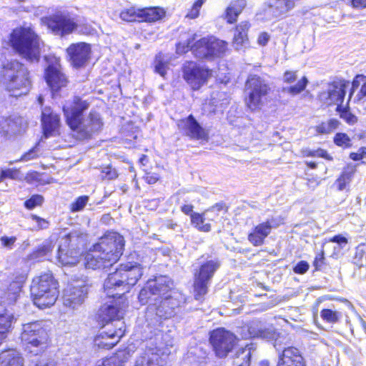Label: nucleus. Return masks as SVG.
Masks as SVG:
<instances>
[{"label":"nucleus","mask_w":366,"mask_h":366,"mask_svg":"<svg viewBox=\"0 0 366 366\" xmlns=\"http://www.w3.org/2000/svg\"><path fill=\"white\" fill-rule=\"evenodd\" d=\"M228 50L227 41L211 35L208 59L222 57Z\"/></svg>","instance_id":"72a5a7b5"},{"label":"nucleus","mask_w":366,"mask_h":366,"mask_svg":"<svg viewBox=\"0 0 366 366\" xmlns=\"http://www.w3.org/2000/svg\"><path fill=\"white\" fill-rule=\"evenodd\" d=\"M246 6V0H232L226 6L222 17L227 24H235Z\"/></svg>","instance_id":"cd10ccee"},{"label":"nucleus","mask_w":366,"mask_h":366,"mask_svg":"<svg viewBox=\"0 0 366 366\" xmlns=\"http://www.w3.org/2000/svg\"><path fill=\"white\" fill-rule=\"evenodd\" d=\"M348 101L345 107H336L335 111L338 113L340 117L343 119L347 124L353 125L358 122V118L351 111Z\"/></svg>","instance_id":"58836bf2"},{"label":"nucleus","mask_w":366,"mask_h":366,"mask_svg":"<svg viewBox=\"0 0 366 366\" xmlns=\"http://www.w3.org/2000/svg\"><path fill=\"white\" fill-rule=\"evenodd\" d=\"M41 23L54 35L64 37L75 32L79 24L69 13L56 12L41 19Z\"/></svg>","instance_id":"f8f14e48"},{"label":"nucleus","mask_w":366,"mask_h":366,"mask_svg":"<svg viewBox=\"0 0 366 366\" xmlns=\"http://www.w3.org/2000/svg\"><path fill=\"white\" fill-rule=\"evenodd\" d=\"M356 172V167L352 164H347L337 178L335 184L338 191H342L349 187Z\"/></svg>","instance_id":"473e14b6"},{"label":"nucleus","mask_w":366,"mask_h":366,"mask_svg":"<svg viewBox=\"0 0 366 366\" xmlns=\"http://www.w3.org/2000/svg\"><path fill=\"white\" fill-rule=\"evenodd\" d=\"M303 156L307 157H321L327 161H332L333 157L331 156L327 150L318 148L315 150L306 149L303 151Z\"/></svg>","instance_id":"a18cd8bd"},{"label":"nucleus","mask_w":366,"mask_h":366,"mask_svg":"<svg viewBox=\"0 0 366 366\" xmlns=\"http://www.w3.org/2000/svg\"><path fill=\"white\" fill-rule=\"evenodd\" d=\"M144 179L147 184H153L159 181V175L155 172H147L144 176Z\"/></svg>","instance_id":"774afa93"},{"label":"nucleus","mask_w":366,"mask_h":366,"mask_svg":"<svg viewBox=\"0 0 366 366\" xmlns=\"http://www.w3.org/2000/svg\"><path fill=\"white\" fill-rule=\"evenodd\" d=\"M89 286L83 280H76L68 285L64 295V305L71 310H78L88 297Z\"/></svg>","instance_id":"2eb2a0df"},{"label":"nucleus","mask_w":366,"mask_h":366,"mask_svg":"<svg viewBox=\"0 0 366 366\" xmlns=\"http://www.w3.org/2000/svg\"><path fill=\"white\" fill-rule=\"evenodd\" d=\"M276 366H307L300 350L294 346L285 347L278 355Z\"/></svg>","instance_id":"b1692460"},{"label":"nucleus","mask_w":366,"mask_h":366,"mask_svg":"<svg viewBox=\"0 0 366 366\" xmlns=\"http://www.w3.org/2000/svg\"><path fill=\"white\" fill-rule=\"evenodd\" d=\"M237 337L224 327H217L209 332V342L215 355L226 357L229 353L237 350Z\"/></svg>","instance_id":"9b49d317"},{"label":"nucleus","mask_w":366,"mask_h":366,"mask_svg":"<svg viewBox=\"0 0 366 366\" xmlns=\"http://www.w3.org/2000/svg\"><path fill=\"white\" fill-rule=\"evenodd\" d=\"M172 281L167 276L156 275L147 280L138 295L141 305L152 302L161 304L171 298Z\"/></svg>","instance_id":"423d86ee"},{"label":"nucleus","mask_w":366,"mask_h":366,"mask_svg":"<svg viewBox=\"0 0 366 366\" xmlns=\"http://www.w3.org/2000/svg\"><path fill=\"white\" fill-rule=\"evenodd\" d=\"M41 124L44 137L49 138L59 134L61 126L60 115L54 112L51 107H46L41 112Z\"/></svg>","instance_id":"4be33fe9"},{"label":"nucleus","mask_w":366,"mask_h":366,"mask_svg":"<svg viewBox=\"0 0 366 366\" xmlns=\"http://www.w3.org/2000/svg\"><path fill=\"white\" fill-rule=\"evenodd\" d=\"M308 84V80L306 76H302L296 84L290 86L287 88V92L292 95H297L303 92Z\"/></svg>","instance_id":"de8ad7c7"},{"label":"nucleus","mask_w":366,"mask_h":366,"mask_svg":"<svg viewBox=\"0 0 366 366\" xmlns=\"http://www.w3.org/2000/svg\"><path fill=\"white\" fill-rule=\"evenodd\" d=\"M47 65L44 70V79L53 98L60 96L63 89H66L69 79L61 64L60 58L49 56L45 58Z\"/></svg>","instance_id":"6e6552de"},{"label":"nucleus","mask_w":366,"mask_h":366,"mask_svg":"<svg viewBox=\"0 0 366 366\" xmlns=\"http://www.w3.org/2000/svg\"><path fill=\"white\" fill-rule=\"evenodd\" d=\"M340 122L336 118H330L322 121L315 127V131L320 135H327L332 133L340 125Z\"/></svg>","instance_id":"c9c22d12"},{"label":"nucleus","mask_w":366,"mask_h":366,"mask_svg":"<svg viewBox=\"0 0 366 366\" xmlns=\"http://www.w3.org/2000/svg\"><path fill=\"white\" fill-rule=\"evenodd\" d=\"M346 4L354 9H366V0H346Z\"/></svg>","instance_id":"69168bd1"},{"label":"nucleus","mask_w":366,"mask_h":366,"mask_svg":"<svg viewBox=\"0 0 366 366\" xmlns=\"http://www.w3.org/2000/svg\"><path fill=\"white\" fill-rule=\"evenodd\" d=\"M297 71L286 70L283 74V81L286 84L295 82L297 78Z\"/></svg>","instance_id":"0e129e2a"},{"label":"nucleus","mask_w":366,"mask_h":366,"mask_svg":"<svg viewBox=\"0 0 366 366\" xmlns=\"http://www.w3.org/2000/svg\"><path fill=\"white\" fill-rule=\"evenodd\" d=\"M89 199V197L87 195H81L76 198L69 206L70 212L74 213L82 211L88 203Z\"/></svg>","instance_id":"37998d69"},{"label":"nucleus","mask_w":366,"mask_h":366,"mask_svg":"<svg viewBox=\"0 0 366 366\" xmlns=\"http://www.w3.org/2000/svg\"><path fill=\"white\" fill-rule=\"evenodd\" d=\"M143 276V267L139 264L129 266L120 264L109 273L104 281V290L109 297L119 298L134 286Z\"/></svg>","instance_id":"20e7f679"},{"label":"nucleus","mask_w":366,"mask_h":366,"mask_svg":"<svg viewBox=\"0 0 366 366\" xmlns=\"http://www.w3.org/2000/svg\"><path fill=\"white\" fill-rule=\"evenodd\" d=\"M102 177L103 179L112 180L118 177V173L116 169L107 167L102 171Z\"/></svg>","instance_id":"bf43d9fd"},{"label":"nucleus","mask_w":366,"mask_h":366,"mask_svg":"<svg viewBox=\"0 0 366 366\" xmlns=\"http://www.w3.org/2000/svg\"><path fill=\"white\" fill-rule=\"evenodd\" d=\"M21 339L28 346L38 348L40 352H44L51 345L48 331L38 322L24 325Z\"/></svg>","instance_id":"ddd939ff"},{"label":"nucleus","mask_w":366,"mask_h":366,"mask_svg":"<svg viewBox=\"0 0 366 366\" xmlns=\"http://www.w3.org/2000/svg\"><path fill=\"white\" fill-rule=\"evenodd\" d=\"M320 315L325 322L332 325L338 323L342 317L341 312L329 308L321 310Z\"/></svg>","instance_id":"ea45409f"},{"label":"nucleus","mask_w":366,"mask_h":366,"mask_svg":"<svg viewBox=\"0 0 366 366\" xmlns=\"http://www.w3.org/2000/svg\"><path fill=\"white\" fill-rule=\"evenodd\" d=\"M15 322L16 318L13 313L6 310L0 312V346L6 341L11 333Z\"/></svg>","instance_id":"c756f323"},{"label":"nucleus","mask_w":366,"mask_h":366,"mask_svg":"<svg viewBox=\"0 0 366 366\" xmlns=\"http://www.w3.org/2000/svg\"><path fill=\"white\" fill-rule=\"evenodd\" d=\"M248 345L238 347L232 356L235 366H250L252 352Z\"/></svg>","instance_id":"f704fd0d"},{"label":"nucleus","mask_w":366,"mask_h":366,"mask_svg":"<svg viewBox=\"0 0 366 366\" xmlns=\"http://www.w3.org/2000/svg\"><path fill=\"white\" fill-rule=\"evenodd\" d=\"M134 366H162L157 362L149 358L147 354L137 357Z\"/></svg>","instance_id":"8fccbe9b"},{"label":"nucleus","mask_w":366,"mask_h":366,"mask_svg":"<svg viewBox=\"0 0 366 366\" xmlns=\"http://www.w3.org/2000/svg\"><path fill=\"white\" fill-rule=\"evenodd\" d=\"M102 127L103 122L100 114L97 111L92 110L87 116V124L81 123L80 128L73 132L79 139H89L94 134L99 132Z\"/></svg>","instance_id":"5701e85b"},{"label":"nucleus","mask_w":366,"mask_h":366,"mask_svg":"<svg viewBox=\"0 0 366 366\" xmlns=\"http://www.w3.org/2000/svg\"><path fill=\"white\" fill-rule=\"evenodd\" d=\"M39 145V143L36 142L32 148H31L21 156L19 161L27 162L34 159H36L39 157L37 154Z\"/></svg>","instance_id":"864d4df0"},{"label":"nucleus","mask_w":366,"mask_h":366,"mask_svg":"<svg viewBox=\"0 0 366 366\" xmlns=\"http://www.w3.org/2000/svg\"><path fill=\"white\" fill-rule=\"evenodd\" d=\"M295 6V0H276L274 11L280 15L285 14Z\"/></svg>","instance_id":"79ce46f5"},{"label":"nucleus","mask_w":366,"mask_h":366,"mask_svg":"<svg viewBox=\"0 0 366 366\" xmlns=\"http://www.w3.org/2000/svg\"><path fill=\"white\" fill-rule=\"evenodd\" d=\"M66 54L73 68H84L91 59V45L84 41L72 43L66 49Z\"/></svg>","instance_id":"a211bd4d"},{"label":"nucleus","mask_w":366,"mask_h":366,"mask_svg":"<svg viewBox=\"0 0 366 366\" xmlns=\"http://www.w3.org/2000/svg\"><path fill=\"white\" fill-rule=\"evenodd\" d=\"M327 242L337 243L340 247H342V246H344V245L347 244L348 240L343 235H342L340 234H338L334 235L333 237H330V238H329L327 239H325V243H327Z\"/></svg>","instance_id":"e2e57ef3"},{"label":"nucleus","mask_w":366,"mask_h":366,"mask_svg":"<svg viewBox=\"0 0 366 366\" xmlns=\"http://www.w3.org/2000/svg\"><path fill=\"white\" fill-rule=\"evenodd\" d=\"M246 95L244 102L251 112L262 109L264 102L272 92L270 85L257 74H249L245 81Z\"/></svg>","instance_id":"0eeeda50"},{"label":"nucleus","mask_w":366,"mask_h":366,"mask_svg":"<svg viewBox=\"0 0 366 366\" xmlns=\"http://www.w3.org/2000/svg\"><path fill=\"white\" fill-rule=\"evenodd\" d=\"M191 224L199 232H209L212 230L210 223H205L204 212L194 213L190 219Z\"/></svg>","instance_id":"4c0bfd02"},{"label":"nucleus","mask_w":366,"mask_h":366,"mask_svg":"<svg viewBox=\"0 0 366 366\" xmlns=\"http://www.w3.org/2000/svg\"><path fill=\"white\" fill-rule=\"evenodd\" d=\"M59 295V282L50 272H44L33 278L30 295L35 306L40 309L51 307Z\"/></svg>","instance_id":"39448f33"},{"label":"nucleus","mask_w":366,"mask_h":366,"mask_svg":"<svg viewBox=\"0 0 366 366\" xmlns=\"http://www.w3.org/2000/svg\"><path fill=\"white\" fill-rule=\"evenodd\" d=\"M309 263L305 260H301L294 266L293 272L297 274H304L309 270Z\"/></svg>","instance_id":"13d9d810"},{"label":"nucleus","mask_w":366,"mask_h":366,"mask_svg":"<svg viewBox=\"0 0 366 366\" xmlns=\"http://www.w3.org/2000/svg\"><path fill=\"white\" fill-rule=\"evenodd\" d=\"M24 358L14 349L4 350L0 352V366H23Z\"/></svg>","instance_id":"2f4dec72"},{"label":"nucleus","mask_w":366,"mask_h":366,"mask_svg":"<svg viewBox=\"0 0 366 366\" xmlns=\"http://www.w3.org/2000/svg\"><path fill=\"white\" fill-rule=\"evenodd\" d=\"M117 298L111 305H104L102 306L98 312V320L103 326L115 320H120L124 317L125 309L127 307V303L124 299H122V295L119 298L116 296L114 299Z\"/></svg>","instance_id":"aec40b11"},{"label":"nucleus","mask_w":366,"mask_h":366,"mask_svg":"<svg viewBox=\"0 0 366 366\" xmlns=\"http://www.w3.org/2000/svg\"><path fill=\"white\" fill-rule=\"evenodd\" d=\"M140 23L149 24L162 21L167 15L166 9L160 6L140 7Z\"/></svg>","instance_id":"a878e982"},{"label":"nucleus","mask_w":366,"mask_h":366,"mask_svg":"<svg viewBox=\"0 0 366 366\" xmlns=\"http://www.w3.org/2000/svg\"><path fill=\"white\" fill-rule=\"evenodd\" d=\"M333 143L338 147L343 149H350L352 147V142L350 137L345 132H337L333 137Z\"/></svg>","instance_id":"a19ab883"},{"label":"nucleus","mask_w":366,"mask_h":366,"mask_svg":"<svg viewBox=\"0 0 366 366\" xmlns=\"http://www.w3.org/2000/svg\"><path fill=\"white\" fill-rule=\"evenodd\" d=\"M11 48L23 59L29 62H39L43 41L31 26H18L9 34Z\"/></svg>","instance_id":"7ed1b4c3"},{"label":"nucleus","mask_w":366,"mask_h":366,"mask_svg":"<svg viewBox=\"0 0 366 366\" xmlns=\"http://www.w3.org/2000/svg\"><path fill=\"white\" fill-rule=\"evenodd\" d=\"M125 246L124 237L114 230H107L83 254L85 268L103 269L116 264L123 254Z\"/></svg>","instance_id":"f257e3e1"},{"label":"nucleus","mask_w":366,"mask_h":366,"mask_svg":"<svg viewBox=\"0 0 366 366\" xmlns=\"http://www.w3.org/2000/svg\"><path fill=\"white\" fill-rule=\"evenodd\" d=\"M326 264L325 251L321 249L317 252L313 259L312 266L314 267V271H320L323 266Z\"/></svg>","instance_id":"3c124183"},{"label":"nucleus","mask_w":366,"mask_h":366,"mask_svg":"<svg viewBox=\"0 0 366 366\" xmlns=\"http://www.w3.org/2000/svg\"><path fill=\"white\" fill-rule=\"evenodd\" d=\"M30 218L36 223V230H43L49 228L50 222L49 220L42 218L36 214H31Z\"/></svg>","instance_id":"5fc2aeb1"},{"label":"nucleus","mask_w":366,"mask_h":366,"mask_svg":"<svg viewBox=\"0 0 366 366\" xmlns=\"http://www.w3.org/2000/svg\"><path fill=\"white\" fill-rule=\"evenodd\" d=\"M168 67V62L162 59L156 60L154 66V71L162 77H164L167 74Z\"/></svg>","instance_id":"6e6d98bb"},{"label":"nucleus","mask_w":366,"mask_h":366,"mask_svg":"<svg viewBox=\"0 0 366 366\" xmlns=\"http://www.w3.org/2000/svg\"><path fill=\"white\" fill-rule=\"evenodd\" d=\"M25 181L28 184H36L41 182V174L37 171H29L25 175Z\"/></svg>","instance_id":"4d7b16f0"},{"label":"nucleus","mask_w":366,"mask_h":366,"mask_svg":"<svg viewBox=\"0 0 366 366\" xmlns=\"http://www.w3.org/2000/svg\"><path fill=\"white\" fill-rule=\"evenodd\" d=\"M51 248L48 244H41L39 245L33 252L35 257H40L43 256H46L48 254L51 253Z\"/></svg>","instance_id":"052dcab7"},{"label":"nucleus","mask_w":366,"mask_h":366,"mask_svg":"<svg viewBox=\"0 0 366 366\" xmlns=\"http://www.w3.org/2000/svg\"><path fill=\"white\" fill-rule=\"evenodd\" d=\"M79 248H59L57 258L63 266H74L79 263L80 257L83 255Z\"/></svg>","instance_id":"7c9ffc66"},{"label":"nucleus","mask_w":366,"mask_h":366,"mask_svg":"<svg viewBox=\"0 0 366 366\" xmlns=\"http://www.w3.org/2000/svg\"><path fill=\"white\" fill-rule=\"evenodd\" d=\"M219 263L214 260L203 262L193 275V293L196 300H204L209 291V286Z\"/></svg>","instance_id":"9d476101"},{"label":"nucleus","mask_w":366,"mask_h":366,"mask_svg":"<svg viewBox=\"0 0 366 366\" xmlns=\"http://www.w3.org/2000/svg\"><path fill=\"white\" fill-rule=\"evenodd\" d=\"M182 78L193 92L199 91L207 85L213 76V71L209 66L194 61H186L181 68Z\"/></svg>","instance_id":"1a4fd4ad"},{"label":"nucleus","mask_w":366,"mask_h":366,"mask_svg":"<svg viewBox=\"0 0 366 366\" xmlns=\"http://www.w3.org/2000/svg\"><path fill=\"white\" fill-rule=\"evenodd\" d=\"M20 176V170L16 168H9L6 169H2L0 172V182H3L4 180L9 179H19Z\"/></svg>","instance_id":"09e8293b"},{"label":"nucleus","mask_w":366,"mask_h":366,"mask_svg":"<svg viewBox=\"0 0 366 366\" xmlns=\"http://www.w3.org/2000/svg\"><path fill=\"white\" fill-rule=\"evenodd\" d=\"M250 27L249 21H242L234 26L232 43L236 49H239L249 43L248 33Z\"/></svg>","instance_id":"c85d7f7f"},{"label":"nucleus","mask_w":366,"mask_h":366,"mask_svg":"<svg viewBox=\"0 0 366 366\" xmlns=\"http://www.w3.org/2000/svg\"><path fill=\"white\" fill-rule=\"evenodd\" d=\"M44 202V197L41 194H32L29 199L24 202V207L31 210L35 207H41Z\"/></svg>","instance_id":"c03bdc74"},{"label":"nucleus","mask_w":366,"mask_h":366,"mask_svg":"<svg viewBox=\"0 0 366 366\" xmlns=\"http://www.w3.org/2000/svg\"><path fill=\"white\" fill-rule=\"evenodd\" d=\"M11 275V281L0 295V304L3 306L13 305L17 302L27 278L26 274L19 271L14 272Z\"/></svg>","instance_id":"f3484780"},{"label":"nucleus","mask_w":366,"mask_h":366,"mask_svg":"<svg viewBox=\"0 0 366 366\" xmlns=\"http://www.w3.org/2000/svg\"><path fill=\"white\" fill-rule=\"evenodd\" d=\"M204 1L202 0H195L191 7L188 9L185 18L188 19H195L199 17L200 9Z\"/></svg>","instance_id":"49530a36"},{"label":"nucleus","mask_w":366,"mask_h":366,"mask_svg":"<svg viewBox=\"0 0 366 366\" xmlns=\"http://www.w3.org/2000/svg\"><path fill=\"white\" fill-rule=\"evenodd\" d=\"M357 77H360V79L364 81L357 95V99L361 100L366 97V75L357 74Z\"/></svg>","instance_id":"338daca9"},{"label":"nucleus","mask_w":366,"mask_h":366,"mask_svg":"<svg viewBox=\"0 0 366 366\" xmlns=\"http://www.w3.org/2000/svg\"><path fill=\"white\" fill-rule=\"evenodd\" d=\"M127 361V358L122 359L119 354L115 353L114 355L107 358L104 361L105 366H122Z\"/></svg>","instance_id":"603ef678"},{"label":"nucleus","mask_w":366,"mask_h":366,"mask_svg":"<svg viewBox=\"0 0 366 366\" xmlns=\"http://www.w3.org/2000/svg\"><path fill=\"white\" fill-rule=\"evenodd\" d=\"M177 127L182 134L192 140L207 141L208 132L203 128L193 114L179 119Z\"/></svg>","instance_id":"6ab92c4d"},{"label":"nucleus","mask_w":366,"mask_h":366,"mask_svg":"<svg viewBox=\"0 0 366 366\" xmlns=\"http://www.w3.org/2000/svg\"><path fill=\"white\" fill-rule=\"evenodd\" d=\"M349 157L355 162L362 160L363 158L366 157V147H360L357 152H350Z\"/></svg>","instance_id":"680f3d73"},{"label":"nucleus","mask_w":366,"mask_h":366,"mask_svg":"<svg viewBox=\"0 0 366 366\" xmlns=\"http://www.w3.org/2000/svg\"><path fill=\"white\" fill-rule=\"evenodd\" d=\"M89 107V102L80 96H74L71 101L62 108L65 121L71 131L80 128L84 121V113Z\"/></svg>","instance_id":"4468645a"},{"label":"nucleus","mask_w":366,"mask_h":366,"mask_svg":"<svg viewBox=\"0 0 366 366\" xmlns=\"http://www.w3.org/2000/svg\"><path fill=\"white\" fill-rule=\"evenodd\" d=\"M0 78L3 89L14 97L26 94L32 85L29 69L16 60L9 61L2 66Z\"/></svg>","instance_id":"f03ea898"},{"label":"nucleus","mask_w":366,"mask_h":366,"mask_svg":"<svg viewBox=\"0 0 366 366\" xmlns=\"http://www.w3.org/2000/svg\"><path fill=\"white\" fill-rule=\"evenodd\" d=\"M282 219H267L254 226L248 233L247 239L254 247H260L265 242L272 228H277L282 224Z\"/></svg>","instance_id":"412c9836"},{"label":"nucleus","mask_w":366,"mask_h":366,"mask_svg":"<svg viewBox=\"0 0 366 366\" xmlns=\"http://www.w3.org/2000/svg\"><path fill=\"white\" fill-rule=\"evenodd\" d=\"M197 34H193L185 41L179 42L177 49L183 54L191 51L193 56L201 59H208L211 35L196 40Z\"/></svg>","instance_id":"dca6fc26"},{"label":"nucleus","mask_w":366,"mask_h":366,"mask_svg":"<svg viewBox=\"0 0 366 366\" xmlns=\"http://www.w3.org/2000/svg\"><path fill=\"white\" fill-rule=\"evenodd\" d=\"M119 18L127 23H140V7L131 6L122 9Z\"/></svg>","instance_id":"e433bc0d"},{"label":"nucleus","mask_w":366,"mask_h":366,"mask_svg":"<svg viewBox=\"0 0 366 366\" xmlns=\"http://www.w3.org/2000/svg\"><path fill=\"white\" fill-rule=\"evenodd\" d=\"M124 335V330L121 328L112 332H102L95 337L94 345L98 349L110 350L117 345Z\"/></svg>","instance_id":"393cba45"},{"label":"nucleus","mask_w":366,"mask_h":366,"mask_svg":"<svg viewBox=\"0 0 366 366\" xmlns=\"http://www.w3.org/2000/svg\"><path fill=\"white\" fill-rule=\"evenodd\" d=\"M348 83L345 79H340L331 84V88L327 92V97L330 100V105L336 104V107L343 106Z\"/></svg>","instance_id":"bb28decb"}]
</instances>
